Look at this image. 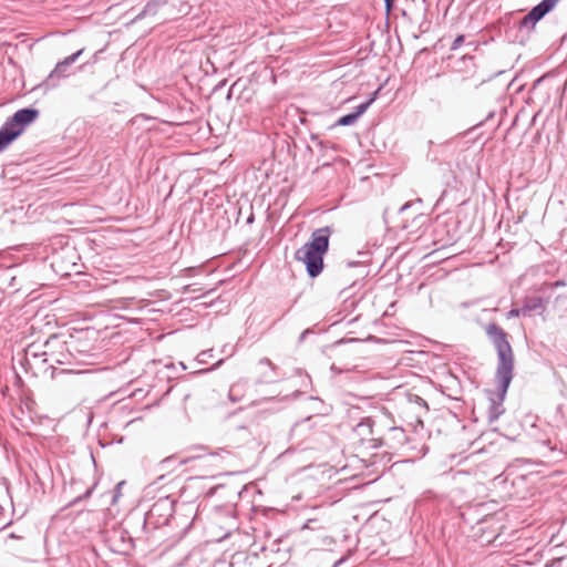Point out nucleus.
I'll use <instances>...</instances> for the list:
<instances>
[{"label": "nucleus", "instance_id": "1", "mask_svg": "<svg viewBox=\"0 0 567 567\" xmlns=\"http://www.w3.org/2000/svg\"><path fill=\"white\" fill-rule=\"evenodd\" d=\"M485 333L497 354L495 379L497 382V401L492 399L488 421L495 422L503 413V401L514 377V352L508 340V333L495 322L485 327Z\"/></svg>", "mask_w": 567, "mask_h": 567}, {"label": "nucleus", "instance_id": "2", "mask_svg": "<svg viewBox=\"0 0 567 567\" xmlns=\"http://www.w3.org/2000/svg\"><path fill=\"white\" fill-rule=\"evenodd\" d=\"M331 233L329 226L313 230L310 241L295 252V259L306 265L310 278L318 277L323 270V256L329 249Z\"/></svg>", "mask_w": 567, "mask_h": 567}, {"label": "nucleus", "instance_id": "3", "mask_svg": "<svg viewBox=\"0 0 567 567\" xmlns=\"http://www.w3.org/2000/svg\"><path fill=\"white\" fill-rule=\"evenodd\" d=\"M38 116L39 111L34 107L21 109L10 116L0 128V152L18 138L25 126L34 122Z\"/></svg>", "mask_w": 567, "mask_h": 567}, {"label": "nucleus", "instance_id": "4", "mask_svg": "<svg viewBox=\"0 0 567 567\" xmlns=\"http://www.w3.org/2000/svg\"><path fill=\"white\" fill-rule=\"evenodd\" d=\"M174 513V502L168 497L157 499L150 511L137 523H142V532L152 528H158L168 524Z\"/></svg>", "mask_w": 567, "mask_h": 567}, {"label": "nucleus", "instance_id": "5", "mask_svg": "<svg viewBox=\"0 0 567 567\" xmlns=\"http://www.w3.org/2000/svg\"><path fill=\"white\" fill-rule=\"evenodd\" d=\"M558 1L559 0H542L519 21V30H526L527 32L534 30L536 23L550 12Z\"/></svg>", "mask_w": 567, "mask_h": 567}, {"label": "nucleus", "instance_id": "6", "mask_svg": "<svg viewBox=\"0 0 567 567\" xmlns=\"http://www.w3.org/2000/svg\"><path fill=\"white\" fill-rule=\"evenodd\" d=\"M83 53V49L76 51L75 53L66 56L63 61L59 62L55 68L51 71V73L43 81L42 85L45 89L56 87L59 84V80L68 76V68L73 64L78 58Z\"/></svg>", "mask_w": 567, "mask_h": 567}, {"label": "nucleus", "instance_id": "7", "mask_svg": "<svg viewBox=\"0 0 567 567\" xmlns=\"http://www.w3.org/2000/svg\"><path fill=\"white\" fill-rule=\"evenodd\" d=\"M374 422L371 417H365L359 422L354 429L353 434L359 439L362 445L367 447L378 449L381 445V439L373 436Z\"/></svg>", "mask_w": 567, "mask_h": 567}, {"label": "nucleus", "instance_id": "8", "mask_svg": "<svg viewBox=\"0 0 567 567\" xmlns=\"http://www.w3.org/2000/svg\"><path fill=\"white\" fill-rule=\"evenodd\" d=\"M375 96H377V92L373 93V95L368 101L359 104L353 112L341 116L337 121L336 125H339V126L353 125L359 120V117L361 115H363L367 112V110L370 107V105L374 102Z\"/></svg>", "mask_w": 567, "mask_h": 567}, {"label": "nucleus", "instance_id": "9", "mask_svg": "<svg viewBox=\"0 0 567 567\" xmlns=\"http://www.w3.org/2000/svg\"><path fill=\"white\" fill-rule=\"evenodd\" d=\"M168 0H150L143 10L134 18V21L141 20L148 16H155L158 9L165 4H167Z\"/></svg>", "mask_w": 567, "mask_h": 567}, {"label": "nucleus", "instance_id": "10", "mask_svg": "<svg viewBox=\"0 0 567 567\" xmlns=\"http://www.w3.org/2000/svg\"><path fill=\"white\" fill-rule=\"evenodd\" d=\"M258 364L259 365H266V367L269 368V371H265V372H262L260 374L259 382H262V383H272V382H275L276 379L274 378L272 373L275 372L277 367L268 358L260 359Z\"/></svg>", "mask_w": 567, "mask_h": 567}, {"label": "nucleus", "instance_id": "11", "mask_svg": "<svg viewBox=\"0 0 567 567\" xmlns=\"http://www.w3.org/2000/svg\"><path fill=\"white\" fill-rule=\"evenodd\" d=\"M544 309H545V306H544L543 299L540 297L527 298L523 305L524 313L537 311V310H544Z\"/></svg>", "mask_w": 567, "mask_h": 567}, {"label": "nucleus", "instance_id": "12", "mask_svg": "<svg viewBox=\"0 0 567 567\" xmlns=\"http://www.w3.org/2000/svg\"><path fill=\"white\" fill-rule=\"evenodd\" d=\"M34 344H31L25 350V360L28 363H31V361H37V360H41L42 362H47V359L45 358H42L47 354V352H38L35 351L34 349Z\"/></svg>", "mask_w": 567, "mask_h": 567}, {"label": "nucleus", "instance_id": "13", "mask_svg": "<svg viewBox=\"0 0 567 567\" xmlns=\"http://www.w3.org/2000/svg\"><path fill=\"white\" fill-rule=\"evenodd\" d=\"M390 432L398 443L403 444L406 441L405 431L402 427H391Z\"/></svg>", "mask_w": 567, "mask_h": 567}, {"label": "nucleus", "instance_id": "14", "mask_svg": "<svg viewBox=\"0 0 567 567\" xmlns=\"http://www.w3.org/2000/svg\"><path fill=\"white\" fill-rule=\"evenodd\" d=\"M311 417L303 419L302 421L296 423L292 427L293 434L302 433L305 430L310 427Z\"/></svg>", "mask_w": 567, "mask_h": 567}, {"label": "nucleus", "instance_id": "15", "mask_svg": "<svg viewBox=\"0 0 567 567\" xmlns=\"http://www.w3.org/2000/svg\"><path fill=\"white\" fill-rule=\"evenodd\" d=\"M213 358H214V350L209 349V350L202 351L198 354L197 360L199 363H207Z\"/></svg>", "mask_w": 567, "mask_h": 567}, {"label": "nucleus", "instance_id": "16", "mask_svg": "<svg viewBox=\"0 0 567 567\" xmlns=\"http://www.w3.org/2000/svg\"><path fill=\"white\" fill-rule=\"evenodd\" d=\"M311 141L313 143H316V145L318 147H320L321 150H326L328 147V144H329L328 142H324V141L320 140L318 135H313V134L311 135Z\"/></svg>", "mask_w": 567, "mask_h": 567}, {"label": "nucleus", "instance_id": "17", "mask_svg": "<svg viewBox=\"0 0 567 567\" xmlns=\"http://www.w3.org/2000/svg\"><path fill=\"white\" fill-rule=\"evenodd\" d=\"M464 39L463 34L457 35L451 45V50H457L463 44Z\"/></svg>", "mask_w": 567, "mask_h": 567}, {"label": "nucleus", "instance_id": "18", "mask_svg": "<svg viewBox=\"0 0 567 567\" xmlns=\"http://www.w3.org/2000/svg\"><path fill=\"white\" fill-rule=\"evenodd\" d=\"M564 557H557L546 564V567H561Z\"/></svg>", "mask_w": 567, "mask_h": 567}, {"label": "nucleus", "instance_id": "19", "mask_svg": "<svg viewBox=\"0 0 567 567\" xmlns=\"http://www.w3.org/2000/svg\"><path fill=\"white\" fill-rule=\"evenodd\" d=\"M520 313H524L523 308H522V309L513 308V309H511V310L507 312L506 317H507L508 319H511V318H514V317H518Z\"/></svg>", "mask_w": 567, "mask_h": 567}, {"label": "nucleus", "instance_id": "20", "mask_svg": "<svg viewBox=\"0 0 567 567\" xmlns=\"http://www.w3.org/2000/svg\"><path fill=\"white\" fill-rule=\"evenodd\" d=\"M121 534H122V535H121V538H122V540H123V542H125V539H126V536H124V534H127V538H128L130 546H132V544H133V537H132V535H131L127 530H125V529H124V530H121Z\"/></svg>", "mask_w": 567, "mask_h": 567}, {"label": "nucleus", "instance_id": "21", "mask_svg": "<svg viewBox=\"0 0 567 567\" xmlns=\"http://www.w3.org/2000/svg\"><path fill=\"white\" fill-rule=\"evenodd\" d=\"M395 0H384L385 11L389 13L394 6Z\"/></svg>", "mask_w": 567, "mask_h": 567}, {"label": "nucleus", "instance_id": "22", "mask_svg": "<svg viewBox=\"0 0 567 567\" xmlns=\"http://www.w3.org/2000/svg\"><path fill=\"white\" fill-rule=\"evenodd\" d=\"M316 523H317V520H316V519H308V520L306 522V524L303 525V527H302V528L315 529V527L312 526V524H316Z\"/></svg>", "mask_w": 567, "mask_h": 567}, {"label": "nucleus", "instance_id": "23", "mask_svg": "<svg viewBox=\"0 0 567 567\" xmlns=\"http://www.w3.org/2000/svg\"><path fill=\"white\" fill-rule=\"evenodd\" d=\"M549 286H550V288L563 287V286H565V281L564 280H557L555 282L549 284Z\"/></svg>", "mask_w": 567, "mask_h": 567}, {"label": "nucleus", "instance_id": "24", "mask_svg": "<svg viewBox=\"0 0 567 567\" xmlns=\"http://www.w3.org/2000/svg\"><path fill=\"white\" fill-rule=\"evenodd\" d=\"M310 332H311V330H310V329H306V330H303V331L301 332L300 337H299V342H302V341L306 339L307 334H309Z\"/></svg>", "mask_w": 567, "mask_h": 567}, {"label": "nucleus", "instance_id": "25", "mask_svg": "<svg viewBox=\"0 0 567 567\" xmlns=\"http://www.w3.org/2000/svg\"><path fill=\"white\" fill-rule=\"evenodd\" d=\"M412 204H413L412 202L405 203L403 206H401L400 213H403L404 210H406Z\"/></svg>", "mask_w": 567, "mask_h": 567}, {"label": "nucleus", "instance_id": "26", "mask_svg": "<svg viewBox=\"0 0 567 567\" xmlns=\"http://www.w3.org/2000/svg\"><path fill=\"white\" fill-rule=\"evenodd\" d=\"M224 362V359H219L210 369H208L207 371H212V370H215L217 367H219L221 363Z\"/></svg>", "mask_w": 567, "mask_h": 567}, {"label": "nucleus", "instance_id": "27", "mask_svg": "<svg viewBox=\"0 0 567 567\" xmlns=\"http://www.w3.org/2000/svg\"><path fill=\"white\" fill-rule=\"evenodd\" d=\"M254 221V215L251 214L248 218H247V223H252Z\"/></svg>", "mask_w": 567, "mask_h": 567}, {"label": "nucleus", "instance_id": "28", "mask_svg": "<svg viewBox=\"0 0 567 567\" xmlns=\"http://www.w3.org/2000/svg\"><path fill=\"white\" fill-rule=\"evenodd\" d=\"M14 280H16V277L13 276V277L11 278V284H10V286H11V287H14V284H13V281H14Z\"/></svg>", "mask_w": 567, "mask_h": 567}, {"label": "nucleus", "instance_id": "29", "mask_svg": "<svg viewBox=\"0 0 567 567\" xmlns=\"http://www.w3.org/2000/svg\"><path fill=\"white\" fill-rule=\"evenodd\" d=\"M238 430L246 431L247 429L245 426H240V427H238Z\"/></svg>", "mask_w": 567, "mask_h": 567}]
</instances>
